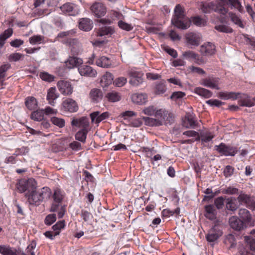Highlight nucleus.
<instances>
[{"mask_svg": "<svg viewBox=\"0 0 255 255\" xmlns=\"http://www.w3.org/2000/svg\"><path fill=\"white\" fill-rule=\"evenodd\" d=\"M205 217L211 220H214L216 218L217 211L214 205H209L205 206Z\"/></svg>", "mask_w": 255, "mask_h": 255, "instance_id": "nucleus-33", "label": "nucleus"}, {"mask_svg": "<svg viewBox=\"0 0 255 255\" xmlns=\"http://www.w3.org/2000/svg\"><path fill=\"white\" fill-rule=\"evenodd\" d=\"M130 78L129 83L133 86H138L143 82V74L141 72L131 70L128 72Z\"/></svg>", "mask_w": 255, "mask_h": 255, "instance_id": "nucleus-11", "label": "nucleus"}, {"mask_svg": "<svg viewBox=\"0 0 255 255\" xmlns=\"http://www.w3.org/2000/svg\"><path fill=\"white\" fill-rule=\"evenodd\" d=\"M59 96V94L57 92L55 87H51L49 89V104L54 106Z\"/></svg>", "mask_w": 255, "mask_h": 255, "instance_id": "nucleus-35", "label": "nucleus"}, {"mask_svg": "<svg viewBox=\"0 0 255 255\" xmlns=\"http://www.w3.org/2000/svg\"><path fill=\"white\" fill-rule=\"evenodd\" d=\"M226 208L230 211H234L238 208V204L235 198L231 197L227 199L226 202Z\"/></svg>", "mask_w": 255, "mask_h": 255, "instance_id": "nucleus-40", "label": "nucleus"}, {"mask_svg": "<svg viewBox=\"0 0 255 255\" xmlns=\"http://www.w3.org/2000/svg\"><path fill=\"white\" fill-rule=\"evenodd\" d=\"M28 202L31 205H36L42 200L43 199V193L41 192H37L36 189L31 191L28 194H26Z\"/></svg>", "mask_w": 255, "mask_h": 255, "instance_id": "nucleus-10", "label": "nucleus"}, {"mask_svg": "<svg viewBox=\"0 0 255 255\" xmlns=\"http://www.w3.org/2000/svg\"><path fill=\"white\" fill-rule=\"evenodd\" d=\"M16 188L20 193L27 191L28 194L36 188V182L33 178H29L27 180L21 179L16 184Z\"/></svg>", "mask_w": 255, "mask_h": 255, "instance_id": "nucleus-5", "label": "nucleus"}, {"mask_svg": "<svg viewBox=\"0 0 255 255\" xmlns=\"http://www.w3.org/2000/svg\"><path fill=\"white\" fill-rule=\"evenodd\" d=\"M109 117L108 112H104L102 114L99 111L94 112L90 114V117L92 123L98 124Z\"/></svg>", "mask_w": 255, "mask_h": 255, "instance_id": "nucleus-19", "label": "nucleus"}, {"mask_svg": "<svg viewBox=\"0 0 255 255\" xmlns=\"http://www.w3.org/2000/svg\"><path fill=\"white\" fill-rule=\"evenodd\" d=\"M83 63L82 59L77 57H69L65 62L66 66L67 68L71 69L76 67H79Z\"/></svg>", "mask_w": 255, "mask_h": 255, "instance_id": "nucleus-26", "label": "nucleus"}, {"mask_svg": "<svg viewBox=\"0 0 255 255\" xmlns=\"http://www.w3.org/2000/svg\"><path fill=\"white\" fill-rule=\"evenodd\" d=\"M50 120L53 125H56L59 128H62L65 125V121L62 119L53 117L51 118Z\"/></svg>", "mask_w": 255, "mask_h": 255, "instance_id": "nucleus-50", "label": "nucleus"}, {"mask_svg": "<svg viewBox=\"0 0 255 255\" xmlns=\"http://www.w3.org/2000/svg\"><path fill=\"white\" fill-rule=\"evenodd\" d=\"M114 77L112 73L106 72L102 77L100 81L101 85L103 88L107 87L113 82Z\"/></svg>", "mask_w": 255, "mask_h": 255, "instance_id": "nucleus-31", "label": "nucleus"}, {"mask_svg": "<svg viewBox=\"0 0 255 255\" xmlns=\"http://www.w3.org/2000/svg\"><path fill=\"white\" fill-rule=\"evenodd\" d=\"M239 214L240 217L245 221L249 222L251 220V215L249 211L246 209H240Z\"/></svg>", "mask_w": 255, "mask_h": 255, "instance_id": "nucleus-45", "label": "nucleus"}, {"mask_svg": "<svg viewBox=\"0 0 255 255\" xmlns=\"http://www.w3.org/2000/svg\"><path fill=\"white\" fill-rule=\"evenodd\" d=\"M215 28L217 30L222 32L231 33L233 32V29L225 25H216Z\"/></svg>", "mask_w": 255, "mask_h": 255, "instance_id": "nucleus-56", "label": "nucleus"}, {"mask_svg": "<svg viewBox=\"0 0 255 255\" xmlns=\"http://www.w3.org/2000/svg\"><path fill=\"white\" fill-rule=\"evenodd\" d=\"M93 13L98 17L104 16L106 12L105 5L101 2H95L91 7Z\"/></svg>", "mask_w": 255, "mask_h": 255, "instance_id": "nucleus-18", "label": "nucleus"}, {"mask_svg": "<svg viewBox=\"0 0 255 255\" xmlns=\"http://www.w3.org/2000/svg\"><path fill=\"white\" fill-rule=\"evenodd\" d=\"M187 42L192 46H198L201 40V35L197 32H189L185 35Z\"/></svg>", "mask_w": 255, "mask_h": 255, "instance_id": "nucleus-12", "label": "nucleus"}, {"mask_svg": "<svg viewBox=\"0 0 255 255\" xmlns=\"http://www.w3.org/2000/svg\"><path fill=\"white\" fill-rule=\"evenodd\" d=\"M25 105L28 110H33L37 107V101L32 96L27 97L25 100Z\"/></svg>", "mask_w": 255, "mask_h": 255, "instance_id": "nucleus-37", "label": "nucleus"}, {"mask_svg": "<svg viewBox=\"0 0 255 255\" xmlns=\"http://www.w3.org/2000/svg\"><path fill=\"white\" fill-rule=\"evenodd\" d=\"M171 22L178 28L186 29L190 27L191 21L185 15L183 8L180 4H177L175 7L174 15Z\"/></svg>", "mask_w": 255, "mask_h": 255, "instance_id": "nucleus-4", "label": "nucleus"}, {"mask_svg": "<svg viewBox=\"0 0 255 255\" xmlns=\"http://www.w3.org/2000/svg\"><path fill=\"white\" fill-rule=\"evenodd\" d=\"M0 254L2 255H19L16 249L5 245H0Z\"/></svg>", "mask_w": 255, "mask_h": 255, "instance_id": "nucleus-32", "label": "nucleus"}, {"mask_svg": "<svg viewBox=\"0 0 255 255\" xmlns=\"http://www.w3.org/2000/svg\"><path fill=\"white\" fill-rule=\"evenodd\" d=\"M222 192L223 194H227L229 195L237 194L238 193V189L234 187H228L222 189Z\"/></svg>", "mask_w": 255, "mask_h": 255, "instance_id": "nucleus-52", "label": "nucleus"}, {"mask_svg": "<svg viewBox=\"0 0 255 255\" xmlns=\"http://www.w3.org/2000/svg\"><path fill=\"white\" fill-rule=\"evenodd\" d=\"M238 200L240 203L249 204L251 202V197L248 195L243 193L239 196Z\"/></svg>", "mask_w": 255, "mask_h": 255, "instance_id": "nucleus-55", "label": "nucleus"}, {"mask_svg": "<svg viewBox=\"0 0 255 255\" xmlns=\"http://www.w3.org/2000/svg\"><path fill=\"white\" fill-rule=\"evenodd\" d=\"M218 97L224 100H227L229 99L235 100L237 99V94L234 92H221L218 93Z\"/></svg>", "mask_w": 255, "mask_h": 255, "instance_id": "nucleus-41", "label": "nucleus"}, {"mask_svg": "<svg viewBox=\"0 0 255 255\" xmlns=\"http://www.w3.org/2000/svg\"><path fill=\"white\" fill-rule=\"evenodd\" d=\"M215 137V135L210 131H204L200 133V139L202 143H208L211 141Z\"/></svg>", "mask_w": 255, "mask_h": 255, "instance_id": "nucleus-42", "label": "nucleus"}, {"mask_svg": "<svg viewBox=\"0 0 255 255\" xmlns=\"http://www.w3.org/2000/svg\"><path fill=\"white\" fill-rule=\"evenodd\" d=\"M127 82V79L124 77H119L114 81V84L118 87H121L124 86Z\"/></svg>", "mask_w": 255, "mask_h": 255, "instance_id": "nucleus-57", "label": "nucleus"}, {"mask_svg": "<svg viewBox=\"0 0 255 255\" xmlns=\"http://www.w3.org/2000/svg\"><path fill=\"white\" fill-rule=\"evenodd\" d=\"M57 86L60 93L64 96H70L73 93V87L69 81H59L57 82Z\"/></svg>", "mask_w": 255, "mask_h": 255, "instance_id": "nucleus-9", "label": "nucleus"}, {"mask_svg": "<svg viewBox=\"0 0 255 255\" xmlns=\"http://www.w3.org/2000/svg\"><path fill=\"white\" fill-rule=\"evenodd\" d=\"M230 2V0H215L214 1L203 3L201 9L203 12L206 13L214 11L225 15L228 11L226 6L229 5Z\"/></svg>", "mask_w": 255, "mask_h": 255, "instance_id": "nucleus-3", "label": "nucleus"}, {"mask_svg": "<svg viewBox=\"0 0 255 255\" xmlns=\"http://www.w3.org/2000/svg\"><path fill=\"white\" fill-rule=\"evenodd\" d=\"M88 131L89 130L88 129H82L79 130L75 134L76 139L83 143H85Z\"/></svg>", "mask_w": 255, "mask_h": 255, "instance_id": "nucleus-43", "label": "nucleus"}, {"mask_svg": "<svg viewBox=\"0 0 255 255\" xmlns=\"http://www.w3.org/2000/svg\"><path fill=\"white\" fill-rule=\"evenodd\" d=\"M200 84L212 89L220 90L221 89L220 80L218 77L212 76L202 79L200 81Z\"/></svg>", "mask_w": 255, "mask_h": 255, "instance_id": "nucleus-6", "label": "nucleus"}, {"mask_svg": "<svg viewBox=\"0 0 255 255\" xmlns=\"http://www.w3.org/2000/svg\"><path fill=\"white\" fill-rule=\"evenodd\" d=\"M187 70L189 73L192 74H198L200 75H203L205 74V72L203 69L193 66H189Z\"/></svg>", "mask_w": 255, "mask_h": 255, "instance_id": "nucleus-47", "label": "nucleus"}, {"mask_svg": "<svg viewBox=\"0 0 255 255\" xmlns=\"http://www.w3.org/2000/svg\"><path fill=\"white\" fill-rule=\"evenodd\" d=\"M96 64L101 67L108 68L112 66V60L106 56H102L96 61Z\"/></svg>", "mask_w": 255, "mask_h": 255, "instance_id": "nucleus-28", "label": "nucleus"}, {"mask_svg": "<svg viewBox=\"0 0 255 255\" xmlns=\"http://www.w3.org/2000/svg\"><path fill=\"white\" fill-rule=\"evenodd\" d=\"M131 98L133 103L138 104H144L147 101V95L145 93H135Z\"/></svg>", "mask_w": 255, "mask_h": 255, "instance_id": "nucleus-27", "label": "nucleus"}, {"mask_svg": "<svg viewBox=\"0 0 255 255\" xmlns=\"http://www.w3.org/2000/svg\"><path fill=\"white\" fill-rule=\"evenodd\" d=\"M105 98L110 102H117L119 101L121 99V95L120 94L116 91H112L108 92Z\"/></svg>", "mask_w": 255, "mask_h": 255, "instance_id": "nucleus-36", "label": "nucleus"}, {"mask_svg": "<svg viewBox=\"0 0 255 255\" xmlns=\"http://www.w3.org/2000/svg\"><path fill=\"white\" fill-rule=\"evenodd\" d=\"M239 104L241 106L253 107L255 105V97L251 99L248 95H244L239 101Z\"/></svg>", "mask_w": 255, "mask_h": 255, "instance_id": "nucleus-30", "label": "nucleus"}, {"mask_svg": "<svg viewBox=\"0 0 255 255\" xmlns=\"http://www.w3.org/2000/svg\"><path fill=\"white\" fill-rule=\"evenodd\" d=\"M245 241L247 243V245L250 247L251 251H255V239H252L249 237H245Z\"/></svg>", "mask_w": 255, "mask_h": 255, "instance_id": "nucleus-59", "label": "nucleus"}, {"mask_svg": "<svg viewBox=\"0 0 255 255\" xmlns=\"http://www.w3.org/2000/svg\"><path fill=\"white\" fill-rule=\"evenodd\" d=\"M76 33L74 29L63 31L59 33L57 35V39L69 46L71 52L74 54H78L81 50V43L76 39H71L70 37Z\"/></svg>", "mask_w": 255, "mask_h": 255, "instance_id": "nucleus-2", "label": "nucleus"}, {"mask_svg": "<svg viewBox=\"0 0 255 255\" xmlns=\"http://www.w3.org/2000/svg\"><path fill=\"white\" fill-rule=\"evenodd\" d=\"M48 115V107L44 110H37L31 114V118L36 121H40L44 119V116Z\"/></svg>", "mask_w": 255, "mask_h": 255, "instance_id": "nucleus-23", "label": "nucleus"}, {"mask_svg": "<svg viewBox=\"0 0 255 255\" xmlns=\"http://www.w3.org/2000/svg\"><path fill=\"white\" fill-rule=\"evenodd\" d=\"M166 90V86L163 83H159L156 84L155 87V92L156 94H163Z\"/></svg>", "mask_w": 255, "mask_h": 255, "instance_id": "nucleus-51", "label": "nucleus"}, {"mask_svg": "<svg viewBox=\"0 0 255 255\" xmlns=\"http://www.w3.org/2000/svg\"><path fill=\"white\" fill-rule=\"evenodd\" d=\"M10 65L5 64L0 67V80L5 76V72L10 68Z\"/></svg>", "mask_w": 255, "mask_h": 255, "instance_id": "nucleus-58", "label": "nucleus"}, {"mask_svg": "<svg viewBox=\"0 0 255 255\" xmlns=\"http://www.w3.org/2000/svg\"><path fill=\"white\" fill-rule=\"evenodd\" d=\"M229 5H230L232 7H234L238 9L240 12L243 11V7L241 2L238 0H230Z\"/></svg>", "mask_w": 255, "mask_h": 255, "instance_id": "nucleus-54", "label": "nucleus"}, {"mask_svg": "<svg viewBox=\"0 0 255 255\" xmlns=\"http://www.w3.org/2000/svg\"><path fill=\"white\" fill-rule=\"evenodd\" d=\"M63 196L62 191L60 189L56 188L54 189L53 195L54 203L52 204L51 211L54 212L57 210L63 199Z\"/></svg>", "mask_w": 255, "mask_h": 255, "instance_id": "nucleus-13", "label": "nucleus"}, {"mask_svg": "<svg viewBox=\"0 0 255 255\" xmlns=\"http://www.w3.org/2000/svg\"><path fill=\"white\" fill-rule=\"evenodd\" d=\"M65 226L64 221H61L57 222L52 227L53 233L49 231V239H53V237L59 235L60 230Z\"/></svg>", "mask_w": 255, "mask_h": 255, "instance_id": "nucleus-29", "label": "nucleus"}, {"mask_svg": "<svg viewBox=\"0 0 255 255\" xmlns=\"http://www.w3.org/2000/svg\"><path fill=\"white\" fill-rule=\"evenodd\" d=\"M44 37L41 35H33L29 39L30 43L31 44H40L43 42Z\"/></svg>", "mask_w": 255, "mask_h": 255, "instance_id": "nucleus-48", "label": "nucleus"}, {"mask_svg": "<svg viewBox=\"0 0 255 255\" xmlns=\"http://www.w3.org/2000/svg\"><path fill=\"white\" fill-rule=\"evenodd\" d=\"M93 21L88 18H83L79 20V27L80 29L88 31L93 27Z\"/></svg>", "mask_w": 255, "mask_h": 255, "instance_id": "nucleus-24", "label": "nucleus"}, {"mask_svg": "<svg viewBox=\"0 0 255 255\" xmlns=\"http://www.w3.org/2000/svg\"><path fill=\"white\" fill-rule=\"evenodd\" d=\"M194 92L198 95L204 97L205 98H209L212 97V92L206 89L201 87H196L194 89Z\"/></svg>", "mask_w": 255, "mask_h": 255, "instance_id": "nucleus-38", "label": "nucleus"}, {"mask_svg": "<svg viewBox=\"0 0 255 255\" xmlns=\"http://www.w3.org/2000/svg\"><path fill=\"white\" fill-rule=\"evenodd\" d=\"M200 51L203 55H212L215 52V47L212 43L206 42L201 46Z\"/></svg>", "mask_w": 255, "mask_h": 255, "instance_id": "nucleus-21", "label": "nucleus"}, {"mask_svg": "<svg viewBox=\"0 0 255 255\" xmlns=\"http://www.w3.org/2000/svg\"><path fill=\"white\" fill-rule=\"evenodd\" d=\"M114 32L113 28L111 26H104L99 28L97 32L98 36H103L104 35H112Z\"/></svg>", "mask_w": 255, "mask_h": 255, "instance_id": "nucleus-39", "label": "nucleus"}, {"mask_svg": "<svg viewBox=\"0 0 255 255\" xmlns=\"http://www.w3.org/2000/svg\"><path fill=\"white\" fill-rule=\"evenodd\" d=\"M214 203L217 209H222L224 205V199L223 197H218L215 200Z\"/></svg>", "mask_w": 255, "mask_h": 255, "instance_id": "nucleus-62", "label": "nucleus"}, {"mask_svg": "<svg viewBox=\"0 0 255 255\" xmlns=\"http://www.w3.org/2000/svg\"><path fill=\"white\" fill-rule=\"evenodd\" d=\"M24 57V55L19 53H12L8 56V60L10 62H16Z\"/></svg>", "mask_w": 255, "mask_h": 255, "instance_id": "nucleus-53", "label": "nucleus"}, {"mask_svg": "<svg viewBox=\"0 0 255 255\" xmlns=\"http://www.w3.org/2000/svg\"><path fill=\"white\" fill-rule=\"evenodd\" d=\"M230 227L235 230L240 231L243 228L244 223L236 216H232L229 219Z\"/></svg>", "mask_w": 255, "mask_h": 255, "instance_id": "nucleus-25", "label": "nucleus"}, {"mask_svg": "<svg viewBox=\"0 0 255 255\" xmlns=\"http://www.w3.org/2000/svg\"><path fill=\"white\" fill-rule=\"evenodd\" d=\"M142 124V121L141 119L140 118H137L135 119L131 120L129 122V126L133 127H140Z\"/></svg>", "mask_w": 255, "mask_h": 255, "instance_id": "nucleus-63", "label": "nucleus"}, {"mask_svg": "<svg viewBox=\"0 0 255 255\" xmlns=\"http://www.w3.org/2000/svg\"><path fill=\"white\" fill-rule=\"evenodd\" d=\"M103 97V93L102 90L98 88H93L89 93V98L91 102L98 103L100 102Z\"/></svg>", "mask_w": 255, "mask_h": 255, "instance_id": "nucleus-20", "label": "nucleus"}, {"mask_svg": "<svg viewBox=\"0 0 255 255\" xmlns=\"http://www.w3.org/2000/svg\"><path fill=\"white\" fill-rule=\"evenodd\" d=\"M215 148L219 153L225 156H234L237 152L236 147L224 143H221L219 145H216Z\"/></svg>", "mask_w": 255, "mask_h": 255, "instance_id": "nucleus-7", "label": "nucleus"}, {"mask_svg": "<svg viewBox=\"0 0 255 255\" xmlns=\"http://www.w3.org/2000/svg\"><path fill=\"white\" fill-rule=\"evenodd\" d=\"M222 235V232L219 229L217 226H215L210 230L206 235V239L209 242H214Z\"/></svg>", "mask_w": 255, "mask_h": 255, "instance_id": "nucleus-16", "label": "nucleus"}, {"mask_svg": "<svg viewBox=\"0 0 255 255\" xmlns=\"http://www.w3.org/2000/svg\"><path fill=\"white\" fill-rule=\"evenodd\" d=\"M184 127L188 128H194L196 126V122L194 119V116L192 114H188L182 122Z\"/></svg>", "mask_w": 255, "mask_h": 255, "instance_id": "nucleus-34", "label": "nucleus"}, {"mask_svg": "<svg viewBox=\"0 0 255 255\" xmlns=\"http://www.w3.org/2000/svg\"><path fill=\"white\" fill-rule=\"evenodd\" d=\"M118 26L124 30H126L127 31L131 30L132 29V26L131 25L126 23L122 20H120L118 22Z\"/></svg>", "mask_w": 255, "mask_h": 255, "instance_id": "nucleus-60", "label": "nucleus"}, {"mask_svg": "<svg viewBox=\"0 0 255 255\" xmlns=\"http://www.w3.org/2000/svg\"><path fill=\"white\" fill-rule=\"evenodd\" d=\"M182 56L184 59L190 61H194L198 64L202 63V60L200 58V56L197 53L191 50H188L183 52Z\"/></svg>", "mask_w": 255, "mask_h": 255, "instance_id": "nucleus-17", "label": "nucleus"}, {"mask_svg": "<svg viewBox=\"0 0 255 255\" xmlns=\"http://www.w3.org/2000/svg\"><path fill=\"white\" fill-rule=\"evenodd\" d=\"M81 217L84 222L89 223L93 219V215L89 212L85 210H82Z\"/></svg>", "mask_w": 255, "mask_h": 255, "instance_id": "nucleus-49", "label": "nucleus"}, {"mask_svg": "<svg viewBox=\"0 0 255 255\" xmlns=\"http://www.w3.org/2000/svg\"><path fill=\"white\" fill-rule=\"evenodd\" d=\"M229 14L231 20L235 24L238 25L239 26L242 28H243L244 27V25L241 19L238 16H237L236 14L233 12H230Z\"/></svg>", "mask_w": 255, "mask_h": 255, "instance_id": "nucleus-44", "label": "nucleus"}, {"mask_svg": "<svg viewBox=\"0 0 255 255\" xmlns=\"http://www.w3.org/2000/svg\"><path fill=\"white\" fill-rule=\"evenodd\" d=\"M62 106L65 111L70 113L76 112L78 110V106L76 101L70 98L65 99L63 102Z\"/></svg>", "mask_w": 255, "mask_h": 255, "instance_id": "nucleus-15", "label": "nucleus"}, {"mask_svg": "<svg viewBox=\"0 0 255 255\" xmlns=\"http://www.w3.org/2000/svg\"><path fill=\"white\" fill-rule=\"evenodd\" d=\"M192 22H193V24L198 26H204L206 23L205 20L200 18L199 16L193 18Z\"/></svg>", "mask_w": 255, "mask_h": 255, "instance_id": "nucleus-61", "label": "nucleus"}, {"mask_svg": "<svg viewBox=\"0 0 255 255\" xmlns=\"http://www.w3.org/2000/svg\"><path fill=\"white\" fill-rule=\"evenodd\" d=\"M142 113L147 116H154V118L142 117L146 126L149 127L160 126L163 124H170L173 122V117L171 114L163 109H157L153 106L144 108Z\"/></svg>", "mask_w": 255, "mask_h": 255, "instance_id": "nucleus-1", "label": "nucleus"}, {"mask_svg": "<svg viewBox=\"0 0 255 255\" xmlns=\"http://www.w3.org/2000/svg\"><path fill=\"white\" fill-rule=\"evenodd\" d=\"M238 250L240 255H255L249 251L247 248L243 245L240 246Z\"/></svg>", "mask_w": 255, "mask_h": 255, "instance_id": "nucleus-64", "label": "nucleus"}, {"mask_svg": "<svg viewBox=\"0 0 255 255\" xmlns=\"http://www.w3.org/2000/svg\"><path fill=\"white\" fill-rule=\"evenodd\" d=\"M36 247V243L32 241L31 243L27 247L25 252H23L21 255H35L34 250Z\"/></svg>", "mask_w": 255, "mask_h": 255, "instance_id": "nucleus-46", "label": "nucleus"}, {"mask_svg": "<svg viewBox=\"0 0 255 255\" xmlns=\"http://www.w3.org/2000/svg\"><path fill=\"white\" fill-rule=\"evenodd\" d=\"M71 125L82 129H88L89 125L88 119L86 117H81L79 119L73 118L71 121Z\"/></svg>", "mask_w": 255, "mask_h": 255, "instance_id": "nucleus-22", "label": "nucleus"}, {"mask_svg": "<svg viewBox=\"0 0 255 255\" xmlns=\"http://www.w3.org/2000/svg\"><path fill=\"white\" fill-rule=\"evenodd\" d=\"M78 71L81 76L95 77L97 75L96 70L88 65H81L78 67Z\"/></svg>", "mask_w": 255, "mask_h": 255, "instance_id": "nucleus-14", "label": "nucleus"}, {"mask_svg": "<svg viewBox=\"0 0 255 255\" xmlns=\"http://www.w3.org/2000/svg\"><path fill=\"white\" fill-rule=\"evenodd\" d=\"M61 10L65 14L75 16L79 14L80 9L78 5L71 2H66L60 7Z\"/></svg>", "mask_w": 255, "mask_h": 255, "instance_id": "nucleus-8", "label": "nucleus"}]
</instances>
